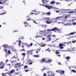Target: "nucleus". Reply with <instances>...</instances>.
Listing matches in <instances>:
<instances>
[{
	"label": "nucleus",
	"instance_id": "393cba45",
	"mask_svg": "<svg viewBox=\"0 0 76 76\" xmlns=\"http://www.w3.org/2000/svg\"><path fill=\"white\" fill-rule=\"evenodd\" d=\"M18 42H19V43L18 44V45L19 46H20V45H21V40H19L18 41Z\"/></svg>",
	"mask_w": 76,
	"mask_h": 76
},
{
	"label": "nucleus",
	"instance_id": "de8ad7c7",
	"mask_svg": "<svg viewBox=\"0 0 76 76\" xmlns=\"http://www.w3.org/2000/svg\"><path fill=\"white\" fill-rule=\"evenodd\" d=\"M0 1H1V0H0ZM0 4H3V2L1 1H0Z\"/></svg>",
	"mask_w": 76,
	"mask_h": 76
},
{
	"label": "nucleus",
	"instance_id": "052dcab7",
	"mask_svg": "<svg viewBox=\"0 0 76 76\" xmlns=\"http://www.w3.org/2000/svg\"><path fill=\"white\" fill-rule=\"evenodd\" d=\"M58 63L59 65H61V63H60V62H58Z\"/></svg>",
	"mask_w": 76,
	"mask_h": 76
},
{
	"label": "nucleus",
	"instance_id": "4d7b16f0",
	"mask_svg": "<svg viewBox=\"0 0 76 76\" xmlns=\"http://www.w3.org/2000/svg\"><path fill=\"white\" fill-rule=\"evenodd\" d=\"M18 31H17V30H15L14 31H13V32H18Z\"/></svg>",
	"mask_w": 76,
	"mask_h": 76
},
{
	"label": "nucleus",
	"instance_id": "8fccbe9b",
	"mask_svg": "<svg viewBox=\"0 0 76 76\" xmlns=\"http://www.w3.org/2000/svg\"><path fill=\"white\" fill-rule=\"evenodd\" d=\"M43 76H47V74L46 73H44L43 74Z\"/></svg>",
	"mask_w": 76,
	"mask_h": 76
},
{
	"label": "nucleus",
	"instance_id": "cd10ccee",
	"mask_svg": "<svg viewBox=\"0 0 76 76\" xmlns=\"http://www.w3.org/2000/svg\"><path fill=\"white\" fill-rule=\"evenodd\" d=\"M44 19H47V20L48 19H50V18L48 17V18H46V17H45L44 18Z\"/></svg>",
	"mask_w": 76,
	"mask_h": 76
},
{
	"label": "nucleus",
	"instance_id": "423d86ee",
	"mask_svg": "<svg viewBox=\"0 0 76 76\" xmlns=\"http://www.w3.org/2000/svg\"><path fill=\"white\" fill-rule=\"evenodd\" d=\"M23 64H22L21 65H20V64L19 63L15 64V66L16 67H21V66H23Z\"/></svg>",
	"mask_w": 76,
	"mask_h": 76
},
{
	"label": "nucleus",
	"instance_id": "7ed1b4c3",
	"mask_svg": "<svg viewBox=\"0 0 76 76\" xmlns=\"http://www.w3.org/2000/svg\"><path fill=\"white\" fill-rule=\"evenodd\" d=\"M44 5V4H43V6H44L45 7H46V8H48V9H52V8H53V7H51L50 6H47V5Z\"/></svg>",
	"mask_w": 76,
	"mask_h": 76
},
{
	"label": "nucleus",
	"instance_id": "a18cd8bd",
	"mask_svg": "<svg viewBox=\"0 0 76 76\" xmlns=\"http://www.w3.org/2000/svg\"><path fill=\"white\" fill-rule=\"evenodd\" d=\"M10 65H11V64H7V65L8 66H10Z\"/></svg>",
	"mask_w": 76,
	"mask_h": 76
},
{
	"label": "nucleus",
	"instance_id": "49530a36",
	"mask_svg": "<svg viewBox=\"0 0 76 76\" xmlns=\"http://www.w3.org/2000/svg\"><path fill=\"white\" fill-rule=\"evenodd\" d=\"M31 12H37V11H35V10H32L31 11Z\"/></svg>",
	"mask_w": 76,
	"mask_h": 76
},
{
	"label": "nucleus",
	"instance_id": "69168bd1",
	"mask_svg": "<svg viewBox=\"0 0 76 76\" xmlns=\"http://www.w3.org/2000/svg\"><path fill=\"white\" fill-rule=\"evenodd\" d=\"M53 37H56V35H52Z\"/></svg>",
	"mask_w": 76,
	"mask_h": 76
},
{
	"label": "nucleus",
	"instance_id": "a878e982",
	"mask_svg": "<svg viewBox=\"0 0 76 76\" xmlns=\"http://www.w3.org/2000/svg\"><path fill=\"white\" fill-rule=\"evenodd\" d=\"M50 14H51V13H50V12H48L46 13V15H48V16H50Z\"/></svg>",
	"mask_w": 76,
	"mask_h": 76
},
{
	"label": "nucleus",
	"instance_id": "4c0bfd02",
	"mask_svg": "<svg viewBox=\"0 0 76 76\" xmlns=\"http://www.w3.org/2000/svg\"><path fill=\"white\" fill-rule=\"evenodd\" d=\"M6 1V0H5V1H2V4L3 3H6V1Z\"/></svg>",
	"mask_w": 76,
	"mask_h": 76
},
{
	"label": "nucleus",
	"instance_id": "6ab92c4d",
	"mask_svg": "<svg viewBox=\"0 0 76 76\" xmlns=\"http://www.w3.org/2000/svg\"><path fill=\"white\" fill-rule=\"evenodd\" d=\"M70 58V56H67L65 58L68 60H69Z\"/></svg>",
	"mask_w": 76,
	"mask_h": 76
},
{
	"label": "nucleus",
	"instance_id": "c9c22d12",
	"mask_svg": "<svg viewBox=\"0 0 76 76\" xmlns=\"http://www.w3.org/2000/svg\"><path fill=\"white\" fill-rule=\"evenodd\" d=\"M61 73L62 74H64V71L63 70L61 71Z\"/></svg>",
	"mask_w": 76,
	"mask_h": 76
},
{
	"label": "nucleus",
	"instance_id": "f704fd0d",
	"mask_svg": "<svg viewBox=\"0 0 76 76\" xmlns=\"http://www.w3.org/2000/svg\"><path fill=\"white\" fill-rule=\"evenodd\" d=\"M8 53L9 54H11V53L10 52V50H8Z\"/></svg>",
	"mask_w": 76,
	"mask_h": 76
},
{
	"label": "nucleus",
	"instance_id": "5701e85b",
	"mask_svg": "<svg viewBox=\"0 0 76 76\" xmlns=\"http://www.w3.org/2000/svg\"><path fill=\"white\" fill-rule=\"evenodd\" d=\"M51 4H55V1H51L50 2Z\"/></svg>",
	"mask_w": 76,
	"mask_h": 76
},
{
	"label": "nucleus",
	"instance_id": "3c124183",
	"mask_svg": "<svg viewBox=\"0 0 76 76\" xmlns=\"http://www.w3.org/2000/svg\"><path fill=\"white\" fill-rule=\"evenodd\" d=\"M56 12L57 13H59V10H56Z\"/></svg>",
	"mask_w": 76,
	"mask_h": 76
},
{
	"label": "nucleus",
	"instance_id": "7c9ffc66",
	"mask_svg": "<svg viewBox=\"0 0 76 76\" xmlns=\"http://www.w3.org/2000/svg\"><path fill=\"white\" fill-rule=\"evenodd\" d=\"M6 73H2L1 74V75L2 76H6Z\"/></svg>",
	"mask_w": 76,
	"mask_h": 76
},
{
	"label": "nucleus",
	"instance_id": "58836bf2",
	"mask_svg": "<svg viewBox=\"0 0 76 76\" xmlns=\"http://www.w3.org/2000/svg\"><path fill=\"white\" fill-rule=\"evenodd\" d=\"M28 67V66L27 65H25L24 66V69H26V68H27V67Z\"/></svg>",
	"mask_w": 76,
	"mask_h": 76
},
{
	"label": "nucleus",
	"instance_id": "37998d69",
	"mask_svg": "<svg viewBox=\"0 0 76 76\" xmlns=\"http://www.w3.org/2000/svg\"><path fill=\"white\" fill-rule=\"evenodd\" d=\"M28 64L29 65H31V64H32V62H30L29 63H28Z\"/></svg>",
	"mask_w": 76,
	"mask_h": 76
},
{
	"label": "nucleus",
	"instance_id": "603ef678",
	"mask_svg": "<svg viewBox=\"0 0 76 76\" xmlns=\"http://www.w3.org/2000/svg\"><path fill=\"white\" fill-rule=\"evenodd\" d=\"M51 72L49 71L47 72V73H48V74L51 73Z\"/></svg>",
	"mask_w": 76,
	"mask_h": 76
},
{
	"label": "nucleus",
	"instance_id": "20e7f679",
	"mask_svg": "<svg viewBox=\"0 0 76 76\" xmlns=\"http://www.w3.org/2000/svg\"><path fill=\"white\" fill-rule=\"evenodd\" d=\"M63 45H64V44L62 43H61L59 45L58 47H59L60 49H63V48H64V47L63 46Z\"/></svg>",
	"mask_w": 76,
	"mask_h": 76
},
{
	"label": "nucleus",
	"instance_id": "6e6d98bb",
	"mask_svg": "<svg viewBox=\"0 0 76 76\" xmlns=\"http://www.w3.org/2000/svg\"><path fill=\"white\" fill-rule=\"evenodd\" d=\"M75 42H76L75 41H72V43H75Z\"/></svg>",
	"mask_w": 76,
	"mask_h": 76
},
{
	"label": "nucleus",
	"instance_id": "c85d7f7f",
	"mask_svg": "<svg viewBox=\"0 0 76 76\" xmlns=\"http://www.w3.org/2000/svg\"><path fill=\"white\" fill-rule=\"evenodd\" d=\"M11 50L12 51H16V49L15 48H12Z\"/></svg>",
	"mask_w": 76,
	"mask_h": 76
},
{
	"label": "nucleus",
	"instance_id": "6e6552de",
	"mask_svg": "<svg viewBox=\"0 0 76 76\" xmlns=\"http://www.w3.org/2000/svg\"><path fill=\"white\" fill-rule=\"evenodd\" d=\"M14 58H15V59H17V60H18V61H19V59L18 58L16 57L15 56H13V57H12L11 60H14Z\"/></svg>",
	"mask_w": 76,
	"mask_h": 76
},
{
	"label": "nucleus",
	"instance_id": "ea45409f",
	"mask_svg": "<svg viewBox=\"0 0 76 76\" xmlns=\"http://www.w3.org/2000/svg\"><path fill=\"white\" fill-rule=\"evenodd\" d=\"M8 61H9V60H8V59L6 60L5 61V63L6 64Z\"/></svg>",
	"mask_w": 76,
	"mask_h": 76
},
{
	"label": "nucleus",
	"instance_id": "bf43d9fd",
	"mask_svg": "<svg viewBox=\"0 0 76 76\" xmlns=\"http://www.w3.org/2000/svg\"><path fill=\"white\" fill-rule=\"evenodd\" d=\"M60 4V3H59L58 2H56V4L57 5H58V4Z\"/></svg>",
	"mask_w": 76,
	"mask_h": 76
},
{
	"label": "nucleus",
	"instance_id": "0e129e2a",
	"mask_svg": "<svg viewBox=\"0 0 76 76\" xmlns=\"http://www.w3.org/2000/svg\"><path fill=\"white\" fill-rule=\"evenodd\" d=\"M30 51H27V53H29V52H30Z\"/></svg>",
	"mask_w": 76,
	"mask_h": 76
},
{
	"label": "nucleus",
	"instance_id": "09e8293b",
	"mask_svg": "<svg viewBox=\"0 0 76 76\" xmlns=\"http://www.w3.org/2000/svg\"><path fill=\"white\" fill-rule=\"evenodd\" d=\"M72 24L74 25H76V23L75 22H74Z\"/></svg>",
	"mask_w": 76,
	"mask_h": 76
},
{
	"label": "nucleus",
	"instance_id": "4468645a",
	"mask_svg": "<svg viewBox=\"0 0 76 76\" xmlns=\"http://www.w3.org/2000/svg\"><path fill=\"white\" fill-rule=\"evenodd\" d=\"M45 59H41V61H40V63H43L45 62Z\"/></svg>",
	"mask_w": 76,
	"mask_h": 76
},
{
	"label": "nucleus",
	"instance_id": "13d9d810",
	"mask_svg": "<svg viewBox=\"0 0 76 76\" xmlns=\"http://www.w3.org/2000/svg\"><path fill=\"white\" fill-rule=\"evenodd\" d=\"M30 45V46H32V43H31Z\"/></svg>",
	"mask_w": 76,
	"mask_h": 76
},
{
	"label": "nucleus",
	"instance_id": "0eeeda50",
	"mask_svg": "<svg viewBox=\"0 0 76 76\" xmlns=\"http://www.w3.org/2000/svg\"><path fill=\"white\" fill-rule=\"evenodd\" d=\"M51 20H50V21H48V20H47L46 21V23L47 24H50L51 23H53V20L51 19Z\"/></svg>",
	"mask_w": 76,
	"mask_h": 76
},
{
	"label": "nucleus",
	"instance_id": "1a4fd4ad",
	"mask_svg": "<svg viewBox=\"0 0 76 76\" xmlns=\"http://www.w3.org/2000/svg\"><path fill=\"white\" fill-rule=\"evenodd\" d=\"M42 37H43L42 35H37L35 37L36 38H42Z\"/></svg>",
	"mask_w": 76,
	"mask_h": 76
},
{
	"label": "nucleus",
	"instance_id": "9b49d317",
	"mask_svg": "<svg viewBox=\"0 0 76 76\" xmlns=\"http://www.w3.org/2000/svg\"><path fill=\"white\" fill-rule=\"evenodd\" d=\"M13 72H15V70L12 69L10 72V73H8L9 75H12Z\"/></svg>",
	"mask_w": 76,
	"mask_h": 76
},
{
	"label": "nucleus",
	"instance_id": "ddd939ff",
	"mask_svg": "<svg viewBox=\"0 0 76 76\" xmlns=\"http://www.w3.org/2000/svg\"><path fill=\"white\" fill-rule=\"evenodd\" d=\"M75 34V32H72L70 33L69 34H68V35H69V36H70V35H74Z\"/></svg>",
	"mask_w": 76,
	"mask_h": 76
},
{
	"label": "nucleus",
	"instance_id": "b1692460",
	"mask_svg": "<svg viewBox=\"0 0 76 76\" xmlns=\"http://www.w3.org/2000/svg\"><path fill=\"white\" fill-rule=\"evenodd\" d=\"M48 76H55V75H54V74L52 73L50 75H48Z\"/></svg>",
	"mask_w": 76,
	"mask_h": 76
},
{
	"label": "nucleus",
	"instance_id": "aec40b11",
	"mask_svg": "<svg viewBox=\"0 0 76 76\" xmlns=\"http://www.w3.org/2000/svg\"><path fill=\"white\" fill-rule=\"evenodd\" d=\"M48 1L45 0V1H42V2L43 3H47Z\"/></svg>",
	"mask_w": 76,
	"mask_h": 76
},
{
	"label": "nucleus",
	"instance_id": "c756f323",
	"mask_svg": "<svg viewBox=\"0 0 76 76\" xmlns=\"http://www.w3.org/2000/svg\"><path fill=\"white\" fill-rule=\"evenodd\" d=\"M56 54H60V52H59L58 51H56Z\"/></svg>",
	"mask_w": 76,
	"mask_h": 76
},
{
	"label": "nucleus",
	"instance_id": "864d4df0",
	"mask_svg": "<svg viewBox=\"0 0 76 76\" xmlns=\"http://www.w3.org/2000/svg\"><path fill=\"white\" fill-rule=\"evenodd\" d=\"M11 63H14V60H13L12 61H11Z\"/></svg>",
	"mask_w": 76,
	"mask_h": 76
},
{
	"label": "nucleus",
	"instance_id": "dca6fc26",
	"mask_svg": "<svg viewBox=\"0 0 76 76\" xmlns=\"http://www.w3.org/2000/svg\"><path fill=\"white\" fill-rule=\"evenodd\" d=\"M3 47H4V48H8V45L6 44L4 45H2Z\"/></svg>",
	"mask_w": 76,
	"mask_h": 76
},
{
	"label": "nucleus",
	"instance_id": "bb28decb",
	"mask_svg": "<svg viewBox=\"0 0 76 76\" xmlns=\"http://www.w3.org/2000/svg\"><path fill=\"white\" fill-rule=\"evenodd\" d=\"M24 24L25 25H29V24H28V23H27V22L26 21H25Z\"/></svg>",
	"mask_w": 76,
	"mask_h": 76
},
{
	"label": "nucleus",
	"instance_id": "338daca9",
	"mask_svg": "<svg viewBox=\"0 0 76 76\" xmlns=\"http://www.w3.org/2000/svg\"><path fill=\"white\" fill-rule=\"evenodd\" d=\"M16 71H18L19 70V69H16Z\"/></svg>",
	"mask_w": 76,
	"mask_h": 76
},
{
	"label": "nucleus",
	"instance_id": "5fc2aeb1",
	"mask_svg": "<svg viewBox=\"0 0 76 76\" xmlns=\"http://www.w3.org/2000/svg\"><path fill=\"white\" fill-rule=\"evenodd\" d=\"M29 71V70H26L25 71V72H28Z\"/></svg>",
	"mask_w": 76,
	"mask_h": 76
},
{
	"label": "nucleus",
	"instance_id": "e433bc0d",
	"mask_svg": "<svg viewBox=\"0 0 76 76\" xmlns=\"http://www.w3.org/2000/svg\"><path fill=\"white\" fill-rule=\"evenodd\" d=\"M31 20V18H29L28 19H27V21H28V20Z\"/></svg>",
	"mask_w": 76,
	"mask_h": 76
},
{
	"label": "nucleus",
	"instance_id": "412c9836",
	"mask_svg": "<svg viewBox=\"0 0 76 76\" xmlns=\"http://www.w3.org/2000/svg\"><path fill=\"white\" fill-rule=\"evenodd\" d=\"M68 13H76V12L70 11V12H68Z\"/></svg>",
	"mask_w": 76,
	"mask_h": 76
},
{
	"label": "nucleus",
	"instance_id": "e2e57ef3",
	"mask_svg": "<svg viewBox=\"0 0 76 76\" xmlns=\"http://www.w3.org/2000/svg\"><path fill=\"white\" fill-rule=\"evenodd\" d=\"M3 24H4V25H6V23H3Z\"/></svg>",
	"mask_w": 76,
	"mask_h": 76
},
{
	"label": "nucleus",
	"instance_id": "f8f14e48",
	"mask_svg": "<svg viewBox=\"0 0 76 76\" xmlns=\"http://www.w3.org/2000/svg\"><path fill=\"white\" fill-rule=\"evenodd\" d=\"M40 47H45V46H46V44H40Z\"/></svg>",
	"mask_w": 76,
	"mask_h": 76
},
{
	"label": "nucleus",
	"instance_id": "a19ab883",
	"mask_svg": "<svg viewBox=\"0 0 76 76\" xmlns=\"http://www.w3.org/2000/svg\"><path fill=\"white\" fill-rule=\"evenodd\" d=\"M24 47H25L24 45H22L21 46V48H24Z\"/></svg>",
	"mask_w": 76,
	"mask_h": 76
},
{
	"label": "nucleus",
	"instance_id": "2eb2a0df",
	"mask_svg": "<svg viewBox=\"0 0 76 76\" xmlns=\"http://www.w3.org/2000/svg\"><path fill=\"white\" fill-rule=\"evenodd\" d=\"M50 60L49 59L48 60H47L46 61V63H51V62L52 61Z\"/></svg>",
	"mask_w": 76,
	"mask_h": 76
},
{
	"label": "nucleus",
	"instance_id": "39448f33",
	"mask_svg": "<svg viewBox=\"0 0 76 76\" xmlns=\"http://www.w3.org/2000/svg\"><path fill=\"white\" fill-rule=\"evenodd\" d=\"M47 37H48V38H49V39L47 40V41H51V34H48Z\"/></svg>",
	"mask_w": 76,
	"mask_h": 76
},
{
	"label": "nucleus",
	"instance_id": "680f3d73",
	"mask_svg": "<svg viewBox=\"0 0 76 76\" xmlns=\"http://www.w3.org/2000/svg\"><path fill=\"white\" fill-rule=\"evenodd\" d=\"M33 22H34V23H37L36 21H35V20L33 21Z\"/></svg>",
	"mask_w": 76,
	"mask_h": 76
},
{
	"label": "nucleus",
	"instance_id": "4be33fe9",
	"mask_svg": "<svg viewBox=\"0 0 76 76\" xmlns=\"http://www.w3.org/2000/svg\"><path fill=\"white\" fill-rule=\"evenodd\" d=\"M22 56H23V57H25V56H26V53H23L22 54Z\"/></svg>",
	"mask_w": 76,
	"mask_h": 76
},
{
	"label": "nucleus",
	"instance_id": "79ce46f5",
	"mask_svg": "<svg viewBox=\"0 0 76 76\" xmlns=\"http://www.w3.org/2000/svg\"><path fill=\"white\" fill-rule=\"evenodd\" d=\"M47 50L49 52H50V50H49V48H48V49L46 50V51H47Z\"/></svg>",
	"mask_w": 76,
	"mask_h": 76
},
{
	"label": "nucleus",
	"instance_id": "72a5a7b5",
	"mask_svg": "<svg viewBox=\"0 0 76 76\" xmlns=\"http://www.w3.org/2000/svg\"><path fill=\"white\" fill-rule=\"evenodd\" d=\"M56 72H58L59 73H61V71L57 70L56 71Z\"/></svg>",
	"mask_w": 76,
	"mask_h": 76
},
{
	"label": "nucleus",
	"instance_id": "2f4dec72",
	"mask_svg": "<svg viewBox=\"0 0 76 76\" xmlns=\"http://www.w3.org/2000/svg\"><path fill=\"white\" fill-rule=\"evenodd\" d=\"M71 71H72V72H73V73H76V71L74 69L72 70Z\"/></svg>",
	"mask_w": 76,
	"mask_h": 76
},
{
	"label": "nucleus",
	"instance_id": "f257e3e1",
	"mask_svg": "<svg viewBox=\"0 0 76 76\" xmlns=\"http://www.w3.org/2000/svg\"><path fill=\"white\" fill-rule=\"evenodd\" d=\"M50 30L51 31H58V32L59 33H60L61 32V29H58L57 28V27H54L53 28L51 29Z\"/></svg>",
	"mask_w": 76,
	"mask_h": 76
},
{
	"label": "nucleus",
	"instance_id": "a211bd4d",
	"mask_svg": "<svg viewBox=\"0 0 76 76\" xmlns=\"http://www.w3.org/2000/svg\"><path fill=\"white\" fill-rule=\"evenodd\" d=\"M7 13L6 12H2V13H0V15H4L5 14H6Z\"/></svg>",
	"mask_w": 76,
	"mask_h": 76
},
{
	"label": "nucleus",
	"instance_id": "9d476101",
	"mask_svg": "<svg viewBox=\"0 0 76 76\" xmlns=\"http://www.w3.org/2000/svg\"><path fill=\"white\" fill-rule=\"evenodd\" d=\"M39 12L38 11H37L35 13L31 12L30 13V14L31 15H34V14H35V15H38V14H39Z\"/></svg>",
	"mask_w": 76,
	"mask_h": 76
},
{
	"label": "nucleus",
	"instance_id": "c03bdc74",
	"mask_svg": "<svg viewBox=\"0 0 76 76\" xmlns=\"http://www.w3.org/2000/svg\"><path fill=\"white\" fill-rule=\"evenodd\" d=\"M67 15H65L64 17L65 19H67Z\"/></svg>",
	"mask_w": 76,
	"mask_h": 76
},
{
	"label": "nucleus",
	"instance_id": "f03ea898",
	"mask_svg": "<svg viewBox=\"0 0 76 76\" xmlns=\"http://www.w3.org/2000/svg\"><path fill=\"white\" fill-rule=\"evenodd\" d=\"M4 63L3 62H0V66L1 65L2 66H0V69H4Z\"/></svg>",
	"mask_w": 76,
	"mask_h": 76
},
{
	"label": "nucleus",
	"instance_id": "f3484780",
	"mask_svg": "<svg viewBox=\"0 0 76 76\" xmlns=\"http://www.w3.org/2000/svg\"><path fill=\"white\" fill-rule=\"evenodd\" d=\"M33 57H39V55H34L33 56Z\"/></svg>",
	"mask_w": 76,
	"mask_h": 76
},
{
	"label": "nucleus",
	"instance_id": "473e14b6",
	"mask_svg": "<svg viewBox=\"0 0 76 76\" xmlns=\"http://www.w3.org/2000/svg\"><path fill=\"white\" fill-rule=\"evenodd\" d=\"M21 51H24V52H25L26 51L25 50V49H23L21 50Z\"/></svg>",
	"mask_w": 76,
	"mask_h": 76
},
{
	"label": "nucleus",
	"instance_id": "774afa93",
	"mask_svg": "<svg viewBox=\"0 0 76 76\" xmlns=\"http://www.w3.org/2000/svg\"><path fill=\"white\" fill-rule=\"evenodd\" d=\"M45 39L44 38H42V40H45Z\"/></svg>",
	"mask_w": 76,
	"mask_h": 76
}]
</instances>
